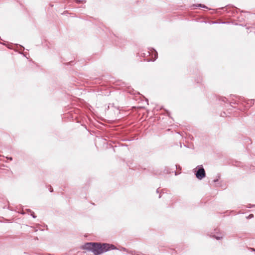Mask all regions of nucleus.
<instances>
[{
  "label": "nucleus",
  "instance_id": "6",
  "mask_svg": "<svg viewBox=\"0 0 255 255\" xmlns=\"http://www.w3.org/2000/svg\"><path fill=\"white\" fill-rule=\"evenodd\" d=\"M193 7H202V8H207V7L204 5V4H194L192 5Z\"/></svg>",
  "mask_w": 255,
  "mask_h": 255
},
{
  "label": "nucleus",
  "instance_id": "5",
  "mask_svg": "<svg viewBox=\"0 0 255 255\" xmlns=\"http://www.w3.org/2000/svg\"><path fill=\"white\" fill-rule=\"evenodd\" d=\"M229 8V7L228 6H226L225 7L221 8L222 9H225V11H226L228 13L230 12V11H231L233 14H234L235 12H237V8L236 7L235 8V7H232V10H228Z\"/></svg>",
  "mask_w": 255,
  "mask_h": 255
},
{
  "label": "nucleus",
  "instance_id": "23",
  "mask_svg": "<svg viewBox=\"0 0 255 255\" xmlns=\"http://www.w3.org/2000/svg\"><path fill=\"white\" fill-rule=\"evenodd\" d=\"M161 195L160 194L158 197H159V198H161Z\"/></svg>",
  "mask_w": 255,
  "mask_h": 255
},
{
  "label": "nucleus",
  "instance_id": "3",
  "mask_svg": "<svg viewBox=\"0 0 255 255\" xmlns=\"http://www.w3.org/2000/svg\"><path fill=\"white\" fill-rule=\"evenodd\" d=\"M151 53H152V58L151 59L150 58H147L146 60L147 61H154L157 58V56H158L157 52L153 48H152V49L150 50V51H147L146 53H143V57H146V56H148L151 54Z\"/></svg>",
  "mask_w": 255,
  "mask_h": 255
},
{
  "label": "nucleus",
  "instance_id": "12",
  "mask_svg": "<svg viewBox=\"0 0 255 255\" xmlns=\"http://www.w3.org/2000/svg\"><path fill=\"white\" fill-rule=\"evenodd\" d=\"M253 207H255V205H252V204H249V205L247 206V208H251Z\"/></svg>",
  "mask_w": 255,
  "mask_h": 255
},
{
  "label": "nucleus",
  "instance_id": "18",
  "mask_svg": "<svg viewBox=\"0 0 255 255\" xmlns=\"http://www.w3.org/2000/svg\"><path fill=\"white\" fill-rule=\"evenodd\" d=\"M7 159L9 160H12V158L11 157H7Z\"/></svg>",
  "mask_w": 255,
  "mask_h": 255
},
{
  "label": "nucleus",
  "instance_id": "14",
  "mask_svg": "<svg viewBox=\"0 0 255 255\" xmlns=\"http://www.w3.org/2000/svg\"><path fill=\"white\" fill-rule=\"evenodd\" d=\"M49 190L50 192H52L53 191V189L51 186H50Z\"/></svg>",
  "mask_w": 255,
  "mask_h": 255
},
{
  "label": "nucleus",
  "instance_id": "1",
  "mask_svg": "<svg viewBox=\"0 0 255 255\" xmlns=\"http://www.w3.org/2000/svg\"><path fill=\"white\" fill-rule=\"evenodd\" d=\"M83 249L92 252L94 255H100L110 250L117 249L116 247L113 245L96 242L86 243L83 247Z\"/></svg>",
  "mask_w": 255,
  "mask_h": 255
},
{
  "label": "nucleus",
  "instance_id": "7",
  "mask_svg": "<svg viewBox=\"0 0 255 255\" xmlns=\"http://www.w3.org/2000/svg\"><path fill=\"white\" fill-rule=\"evenodd\" d=\"M151 172L154 175H160L161 174V171L159 170H153Z\"/></svg>",
  "mask_w": 255,
  "mask_h": 255
},
{
  "label": "nucleus",
  "instance_id": "19",
  "mask_svg": "<svg viewBox=\"0 0 255 255\" xmlns=\"http://www.w3.org/2000/svg\"><path fill=\"white\" fill-rule=\"evenodd\" d=\"M250 249H251V250L252 251L255 252V249H254V248H250Z\"/></svg>",
  "mask_w": 255,
  "mask_h": 255
},
{
  "label": "nucleus",
  "instance_id": "10",
  "mask_svg": "<svg viewBox=\"0 0 255 255\" xmlns=\"http://www.w3.org/2000/svg\"><path fill=\"white\" fill-rule=\"evenodd\" d=\"M220 100H221L222 101H223L224 102H226V101H227V99L226 97H222L220 99Z\"/></svg>",
  "mask_w": 255,
  "mask_h": 255
},
{
  "label": "nucleus",
  "instance_id": "16",
  "mask_svg": "<svg viewBox=\"0 0 255 255\" xmlns=\"http://www.w3.org/2000/svg\"><path fill=\"white\" fill-rule=\"evenodd\" d=\"M26 211L29 213H31L32 212V211L29 209H26Z\"/></svg>",
  "mask_w": 255,
  "mask_h": 255
},
{
  "label": "nucleus",
  "instance_id": "21",
  "mask_svg": "<svg viewBox=\"0 0 255 255\" xmlns=\"http://www.w3.org/2000/svg\"><path fill=\"white\" fill-rule=\"evenodd\" d=\"M229 23V22H228V21H227V22H222V23Z\"/></svg>",
  "mask_w": 255,
  "mask_h": 255
},
{
  "label": "nucleus",
  "instance_id": "15",
  "mask_svg": "<svg viewBox=\"0 0 255 255\" xmlns=\"http://www.w3.org/2000/svg\"><path fill=\"white\" fill-rule=\"evenodd\" d=\"M76 1L77 3H79L82 2L83 1V0H76Z\"/></svg>",
  "mask_w": 255,
  "mask_h": 255
},
{
  "label": "nucleus",
  "instance_id": "9",
  "mask_svg": "<svg viewBox=\"0 0 255 255\" xmlns=\"http://www.w3.org/2000/svg\"><path fill=\"white\" fill-rule=\"evenodd\" d=\"M220 175L218 174V177L213 180V182H214L215 183H217L219 181V179L220 178Z\"/></svg>",
  "mask_w": 255,
  "mask_h": 255
},
{
  "label": "nucleus",
  "instance_id": "13",
  "mask_svg": "<svg viewBox=\"0 0 255 255\" xmlns=\"http://www.w3.org/2000/svg\"><path fill=\"white\" fill-rule=\"evenodd\" d=\"M253 217H254V215H253V214H250V215H249V216L248 217V218H248V219H251V218H253Z\"/></svg>",
  "mask_w": 255,
  "mask_h": 255
},
{
  "label": "nucleus",
  "instance_id": "22",
  "mask_svg": "<svg viewBox=\"0 0 255 255\" xmlns=\"http://www.w3.org/2000/svg\"><path fill=\"white\" fill-rule=\"evenodd\" d=\"M156 193H159V189H157L156 190Z\"/></svg>",
  "mask_w": 255,
  "mask_h": 255
},
{
  "label": "nucleus",
  "instance_id": "17",
  "mask_svg": "<svg viewBox=\"0 0 255 255\" xmlns=\"http://www.w3.org/2000/svg\"><path fill=\"white\" fill-rule=\"evenodd\" d=\"M73 63V61H70V62L68 63L67 64L72 65Z\"/></svg>",
  "mask_w": 255,
  "mask_h": 255
},
{
  "label": "nucleus",
  "instance_id": "11",
  "mask_svg": "<svg viewBox=\"0 0 255 255\" xmlns=\"http://www.w3.org/2000/svg\"><path fill=\"white\" fill-rule=\"evenodd\" d=\"M30 215L32 217V218H36V216L35 215V214L32 211L31 213H30Z\"/></svg>",
  "mask_w": 255,
  "mask_h": 255
},
{
  "label": "nucleus",
  "instance_id": "2",
  "mask_svg": "<svg viewBox=\"0 0 255 255\" xmlns=\"http://www.w3.org/2000/svg\"><path fill=\"white\" fill-rule=\"evenodd\" d=\"M194 174L196 177L199 179L201 180L206 176V172L203 165H198L194 170Z\"/></svg>",
  "mask_w": 255,
  "mask_h": 255
},
{
  "label": "nucleus",
  "instance_id": "8",
  "mask_svg": "<svg viewBox=\"0 0 255 255\" xmlns=\"http://www.w3.org/2000/svg\"><path fill=\"white\" fill-rule=\"evenodd\" d=\"M213 237L217 240H220L223 238L222 237L218 236L216 235H213Z\"/></svg>",
  "mask_w": 255,
  "mask_h": 255
},
{
  "label": "nucleus",
  "instance_id": "4",
  "mask_svg": "<svg viewBox=\"0 0 255 255\" xmlns=\"http://www.w3.org/2000/svg\"><path fill=\"white\" fill-rule=\"evenodd\" d=\"M240 101L243 103L246 104L247 108L252 107L254 104L255 100L254 99H246L245 98L240 97Z\"/></svg>",
  "mask_w": 255,
  "mask_h": 255
},
{
  "label": "nucleus",
  "instance_id": "20",
  "mask_svg": "<svg viewBox=\"0 0 255 255\" xmlns=\"http://www.w3.org/2000/svg\"><path fill=\"white\" fill-rule=\"evenodd\" d=\"M215 186H216V187H219V186H220V185H219V183H218V184H216V185H215Z\"/></svg>",
  "mask_w": 255,
  "mask_h": 255
}]
</instances>
